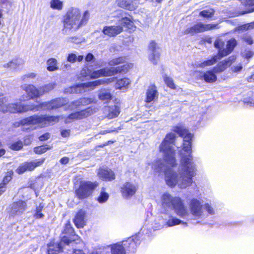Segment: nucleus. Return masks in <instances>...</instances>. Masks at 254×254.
<instances>
[{
	"instance_id": "864d4df0",
	"label": "nucleus",
	"mask_w": 254,
	"mask_h": 254,
	"mask_svg": "<svg viewBox=\"0 0 254 254\" xmlns=\"http://www.w3.org/2000/svg\"><path fill=\"white\" fill-rule=\"evenodd\" d=\"M231 69L233 72H239L243 69V66L242 64H239L237 65H234L231 67Z\"/></svg>"
},
{
	"instance_id": "e2e57ef3",
	"label": "nucleus",
	"mask_w": 254,
	"mask_h": 254,
	"mask_svg": "<svg viewBox=\"0 0 254 254\" xmlns=\"http://www.w3.org/2000/svg\"><path fill=\"white\" fill-rule=\"evenodd\" d=\"M94 59V56L91 53H88L85 57V60L86 62H90Z\"/></svg>"
},
{
	"instance_id": "2eb2a0df",
	"label": "nucleus",
	"mask_w": 254,
	"mask_h": 254,
	"mask_svg": "<svg viewBox=\"0 0 254 254\" xmlns=\"http://www.w3.org/2000/svg\"><path fill=\"white\" fill-rule=\"evenodd\" d=\"M121 107L119 102L113 106H105L103 109V113L107 118L112 119L117 117L120 114Z\"/></svg>"
},
{
	"instance_id": "4d7b16f0",
	"label": "nucleus",
	"mask_w": 254,
	"mask_h": 254,
	"mask_svg": "<svg viewBox=\"0 0 254 254\" xmlns=\"http://www.w3.org/2000/svg\"><path fill=\"white\" fill-rule=\"evenodd\" d=\"M69 240V244L72 241H75L77 240L79 238V237L77 235L74 234V233L72 234V235H70L69 237L66 236Z\"/></svg>"
},
{
	"instance_id": "aec40b11",
	"label": "nucleus",
	"mask_w": 254,
	"mask_h": 254,
	"mask_svg": "<svg viewBox=\"0 0 254 254\" xmlns=\"http://www.w3.org/2000/svg\"><path fill=\"white\" fill-rule=\"evenodd\" d=\"M97 176L103 181H110L115 179V175L114 172L107 168L99 169L97 172Z\"/></svg>"
},
{
	"instance_id": "8fccbe9b",
	"label": "nucleus",
	"mask_w": 254,
	"mask_h": 254,
	"mask_svg": "<svg viewBox=\"0 0 254 254\" xmlns=\"http://www.w3.org/2000/svg\"><path fill=\"white\" fill-rule=\"evenodd\" d=\"M23 144L21 141H17L12 144L10 146V148L15 150H18L22 148Z\"/></svg>"
},
{
	"instance_id": "dca6fc26",
	"label": "nucleus",
	"mask_w": 254,
	"mask_h": 254,
	"mask_svg": "<svg viewBox=\"0 0 254 254\" xmlns=\"http://www.w3.org/2000/svg\"><path fill=\"white\" fill-rule=\"evenodd\" d=\"M96 112L95 108H88L85 110H82L80 112H77L70 114L65 122L67 123L69 122L68 120H80L86 118Z\"/></svg>"
},
{
	"instance_id": "37998d69",
	"label": "nucleus",
	"mask_w": 254,
	"mask_h": 254,
	"mask_svg": "<svg viewBox=\"0 0 254 254\" xmlns=\"http://www.w3.org/2000/svg\"><path fill=\"white\" fill-rule=\"evenodd\" d=\"M63 234H67L68 236H69L70 235H72V234L74 233V229L71 227V225L69 222H67L66 224H65L64 228L63 231Z\"/></svg>"
},
{
	"instance_id": "cd10ccee",
	"label": "nucleus",
	"mask_w": 254,
	"mask_h": 254,
	"mask_svg": "<svg viewBox=\"0 0 254 254\" xmlns=\"http://www.w3.org/2000/svg\"><path fill=\"white\" fill-rule=\"evenodd\" d=\"M158 97V92L156 87L154 85L149 87L146 92V102L149 103L154 101Z\"/></svg>"
},
{
	"instance_id": "1a4fd4ad",
	"label": "nucleus",
	"mask_w": 254,
	"mask_h": 254,
	"mask_svg": "<svg viewBox=\"0 0 254 254\" xmlns=\"http://www.w3.org/2000/svg\"><path fill=\"white\" fill-rule=\"evenodd\" d=\"M190 207L191 213L195 217L201 216L203 215V209H205L210 214H214V210L211 206L206 203L204 205V207H202L200 201L196 199H193L191 200Z\"/></svg>"
},
{
	"instance_id": "473e14b6",
	"label": "nucleus",
	"mask_w": 254,
	"mask_h": 254,
	"mask_svg": "<svg viewBox=\"0 0 254 254\" xmlns=\"http://www.w3.org/2000/svg\"><path fill=\"white\" fill-rule=\"evenodd\" d=\"M47 69L49 71H54L59 69L58 62L56 59L51 58L47 62Z\"/></svg>"
},
{
	"instance_id": "c756f323",
	"label": "nucleus",
	"mask_w": 254,
	"mask_h": 254,
	"mask_svg": "<svg viewBox=\"0 0 254 254\" xmlns=\"http://www.w3.org/2000/svg\"><path fill=\"white\" fill-rule=\"evenodd\" d=\"M222 57H220L217 55L212 57L210 59L204 61L203 62L198 63L197 66L199 67L203 68L205 66H210L215 64L218 60H220Z\"/></svg>"
},
{
	"instance_id": "58836bf2",
	"label": "nucleus",
	"mask_w": 254,
	"mask_h": 254,
	"mask_svg": "<svg viewBox=\"0 0 254 254\" xmlns=\"http://www.w3.org/2000/svg\"><path fill=\"white\" fill-rule=\"evenodd\" d=\"M83 59V56H77L76 54L73 53L69 54L67 57V61L68 62L74 63L76 61L79 62H81Z\"/></svg>"
},
{
	"instance_id": "9d476101",
	"label": "nucleus",
	"mask_w": 254,
	"mask_h": 254,
	"mask_svg": "<svg viewBox=\"0 0 254 254\" xmlns=\"http://www.w3.org/2000/svg\"><path fill=\"white\" fill-rule=\"evenodd\" d=\"M217 24H204L202 23H198L193 26L188 28L184 32L185 34H190L193 35L196 33L203 32L206 31L212 30L215 28H218Z\"/></svg>"
},
{
	"instance_id": "bf43d9fd",
	"label": "nucleus",
	"mask_w": 254,
	"mask_h": 254,
	"mask_svg": "<svg viewBox=\"0 0 254 254\" xmlns=\"http://www.w3.org/2000/svg\"><path fill=\"white\" fill-rule=\"evenodd\" d=\"M44 215L41 212H35L34 214V217L36 219L43 218Z\"/></svg>"
},
{
	"instance_id": "f3484780",
	"label": "nucleus",
	"mask_w": 254,
	"mask_h": 254,
	"mask_svg": "<svg viewBox=\"0 0 254 254\" xmlns=\"http://www.w3.org/2000/svg\"><path fill=\"white\" fill-rule=\"evenodd\" d=\"M92 83H93V81L78 84L65 89L64 92L67 93H81L84 92L87 88H94V84Z\"/></svg>"
},
{
	"instance_id": "c03bdc74",
	"label": "nucleus",
	"mask_w": 254,
	"mask_h": 254,
	"mask_svg": "<svg viewBox=\"0 0 254 254\" xmlns=\"http://www.w3.org/2000/svg\"><path fill=\"white\" fill-rule=\"evenodd\" d=\"M254 28V22H251L250 23H247L244 24L241 26H239L237 28L236 30L240 31H244L246 30H250L253 29Z\"/></svg>"
},
{
	"instance_id": "4468645a",
	"label": "nucleus",
	"mask_w": 254,
	"mask_h": 254,
	"mask_svg": "<svg viewBox=\"0 0 254 254\" xmlns=\"http://www.w3.org/2000/svg\"><path fill=\"white\" fill-rule=\"evenodd\" d=\"M124 31L122 26L121 25L120 20L118 19L116 25L105 26L102 29V33L110 37H115Z\"/></svg>"
},
{
	"instance_id": "5701e85b",
	"label": "nucleus",
	"mask_w": 254,
	"mask_h": 254,
	"mask_svg": "<svg viewBox=\"0 0 254 254\" xmlns=\"http://www.w3.org/2000/svg\"><path fill=\"white\" fill-rule=\"evenodd\" d=\"M136 191V186L129 182L126 183L122 188V192L123 196L126 197L133 195Z\"/></svg>"
},
{
	"instance_id": "338daca9",
	"label": "nucleus",
	"mask_w": 254,
	"mask_h": 254,
	"mask_svg": "<svg viewBox=\"0 0 254 254\" xmlns=\"http://www.w3.org/2000/svg\"><path fill=\"white\" fill-rule=\"evenodd\" d=\"M68 161L69 159L67 157H63L61 159L60 162L62 164H66L68 162Z\"/></svg>"
},
{
	"instance_id": "b1692460",
	"label": "nucleus",
	"mask_w": 254,
	"mask_h": 254,
	"mask_svg": "<svg viewBox=\"0 0 254 254\" xmlns=\"http://www.w3.org/2000/svg\"><path fill=\"white\" fill-rule=\"evenodd\" d=\"M237 45V42L235 39L232 38L229 40L227 43L226 48L219 52L220 57L223 58L229 55L233 51Z\"/></svg>"
},
{
	"instance_id": "3c124183",
	"label": "nucleus",
	"mask_w": 254,
	"mask_h": 254,
	"mask_svg": "<svg viewBox=\"0 0 254 254\" xmlns=\"http://www.w3.org/2000/svg\"><path fill=\"white\" fill-rule=\"evenodd\" d=\"M91 71H90L88 68L85 67L82 68L80 71V75L83 77L89 76L90 77V74Z\"/></svg>"
},
{
	"instance_id": "f8f14e48",
	"label": "nucleus",
	"mask_w": 254,
	"mask_h": 254,
	"mask_svg": "<svg viewBox=\"0 0 254 254\" xmlns=\"http://www.w3.org/2000/svg\"><path fill=\"white\" fill-rule=\"evenodd\" d=\"M69 244V240L66 236H63L61 241L59 243H55L53 242L50 243L48 245L49 254H58L63 251L65 245Z\"/></svg>"
},
{
	"instance_id": "6e6d98bb",
	"label": "nucleus",
	"mask_w": 254,
	"mask_h": 254,
	"mask_svg": "<svg viewBox=\"0 0 254 254\" xmlns=\"http://www.w3.org/2000/svg\"><path fill=\"white\" fill-rule=\"evenodd\" d=\"M50 137V134L49 133H46L39 136V138L40 141H45L49 139Z\"/></svg>"
},
{
	"instance_id": "09e8293b",
	"label": "nucleus",
	"mask_w": 254,
	"mask_h": 254,
	"mask_svg": "<svg viewBox=\"0 0 254 254\" xmlns=\"http://www.w3.org/2000/svg\"><path fill=\"white\" fill-rule=\"evenodd\" d=\"M92 102V100L89 98H83L81 99L80 101H76L73 104L75 106H78L80 104H88Z\"/></svg>"
},
{
	"instance_id": "680f3d73",
	"label": "nucleus",
	"mask_w": 254,
	"mask_h": 254,
	"mask_svg": "<svg viewBox=\"0 0 254 254\" xmlns=\"http://www.w3.org/2000/svg\"><path fill=\"white\" fill-rule=\"evenodd\" d=\"M44 206V205L42 203H40L39 205H36V209L35 210V212H41L43 207Z\"/></svg>"
},
{
	"instance_id": "a18cd8bd",
	"label": "nucleus",
	"mask_w": 254,
	"mask_h": 254,
	"mask_svg": "<svg viewBox=\"0 0 254 254\" xmlns=\"http://www.w3.org/2000/svg\"><path fill=\"white\" fill-rule=\"evenodd\" d=\"M214 10L210 8L200 11L199 15L203 17L208 18L212 16L214 14Z\"/></svg>"
},
{
	"instance_id": "7ed1b4c3",
	"label": "nucleus",
	"mask_w": 254,
	"mask_h": 254,
	"mask_svg": "<svg viewBox=\"0 0 254 254\" xmlns=\"http://www.w3.org/2000/svg\"><path fill=\"white\" fill-rule=\"evenodd\" d=\"M89 13L86 10L82 14L78 7L69 8L63 16L62 32L64 35H69L79 29L85 23L89 17Z\"/></svg>"
},
{
	"instance_id": "5fc2aeb1",
	"label": "nucleus",
	"mask_w": 254,
	"mask_h": 254,
	"mask_svg": "<svg viewBox=\"0 0 254 254\" xmlns=\"http://www.w3.org/2000/svg\"><path fill=\"white\" fill-rule=\"evenodd\" d=\"M12 172H8L7 175H6L3 180V183L1 184H4V186L10 181L11 179V175L12 174Z\"/></svg>"
},
{
	"instance_id": "6e6552de",
	"label": "nucleus",
	"mask_w": 254,
	"mask_h": 254,
	"mask_svg": "<svg viewBox=\"0 0 254 254\" xmlns=\"http://www.w3.org/2000/svg\"><path fill=\"white\" fill-rule=\"evenodd\" d=\"M98 186V183L96 182L82 181L78 189L76 190V195L80 199L86 198L91 195Z\"/></svg>"
},
{
	"instance_id": "603ef678",
	"label": "nucleus",
	"mask_w": 254,
	"mask_h": 254,
	"mask_svg": "<svg viewBox=\"0 0 254 254\" xmlns=\"http://www.w3.org/2000/svg\"><path fill=\"white\" fill-rule=\"evenodd\" d=\"M10 68L11 69H15L20 65V62L18 60H13L9 62Z\"/></svg>"
},
{
	"instance_id": "423d86ee",
	"label": "nucleus",
	"mask_w": 254,
	"mask_h": 254,
	"mask_svg": "<svg viewBox=\"0 0 254 254\" xmlns=\"http://www.w3.org/2000/svg\"><path fill=\"white\" fill-rule=\"evenodd\" d=\"M59 120L58 116L34 115L23 119L20 123L22 126L36 125L37 127H43L57 123Z\"/></svg>"
},
{
	"instance_id": "0e129e2a",
	"label": "nucleus",
	"mask_w": 254,
	"mask_h": 254,
	"mask_svg": "<svg viewBox=\"0 0 254 254\" xmlns=\"http://www.w3.org/2000/svg\"><path fill=\"white\" fill-rule=\"evenodd\" d=\"M36 76V74L34 73H30L23 76L22 78L23 79H25L26 78H34Z\"/></svg>"
},
{
	"instance_id": "ea45409f",
	"label": "nucleus",
	"mask_w": 254,
	"mask_h": 254,
	"mask_svg": "<svg viewBox=\"0 0 254 254\" xmlns=\"http://www.w3.org/2000/svg\"><path fill=\"white\" fill-rule=\"evenodd\" d=\"M52 148V146L46 144L35 147L34 151L35 153L40 154L45 152L47 150L51 149Z\"/></svg>"
},
{
	"instance_id": "c85d7f7f",
	"label": "nucleus",
	"mask_w": 254,
	"mask_h": 254,
	"mask_svg": "<svg viewBox=\"0 0 254 254\" xmlns=\"http://www.w3.org/2000/svg\"><path fill=\"white\" fill-rule=\"evenodd\" d=\"M98 96L100 100L105 103L109 102L112 99L111 93L108 90L105 89L100 90L98 92Z\"/></svg>"
},
{
	"instance_id": "f704fd0d",
	"label": "nucleus",
	"mask_w": 254,
	"mask_h": 254,
	"mask_svg": "<svg viewBox=\"0 0 254 254\" xmlns=\"http://www.w3.org/2000/svg\"><path fill=\"white\" fill-rule=\"evenodd\" d=\"M115 78L112 77L109 78H103L101 79H98L95 81H93L92 84H94V88L96 86L105 84H108L109 83L113 82L115 81Z\"/></svg>"
},
{
	"instance_id": "20e7f679",
	"label": "nucleus",
	"mask_w": 254,
	"mask_h": 254,
	"mask_svg": "<svg viewBox=\"0 0 254 254\" xmlns=\"http://www.w3.org/2000/svg\"><path fill=\"white\" fill-rule=\"evenodd\" d=\"M176 135L173 133H169L166 135L165 138L159 146L160 152L164 155V164L161 160L157 161L153 166V168L157 172H164L172 170L168 168L169 167H174L176 165V161L174 157L175 152L173 147Z\"/></svg>"
},
{
	"instance_id": "052dcab7",
	"label": "nucleus",
	"mask_w": 254,
	"mask_h": 254,
	"mask_svg": "<svg viewBox=\"0 0 254 254\" xmlns=\"http://www.w3.org/2000/svg\"><path fill=\"white\" fill-rule=\"evenodd\" d=\"M244 40L248 44H252L253 43V40L250 36H246L244 38Z\"/></svg>"
},
{
	"instance_id": "13d9d810",
	"label": "nucleus",
	"mask_w": 254,
	"mask_h": 254,
	"mask_svg": "<svg viewBox=\"0 0 254 254\" xmlns=\"http://www.w3.org/2000/svg\"><path fill=\"white\" fill-rule=\"evenodd\" d=\"M254 55V52H253V51H251L246 50L244 52V56L246 58H250L252 57Z\"/></svg>"
},
{
	"instance_id": "e433bc0d",
	"label": "nucleus",
	"mask_w": 254,
	"mask_h": 254,
	"mask_svg": "<svg viewBox=\"0 0 254 254\" xmlns=\"http://www.w3.org/2000/svg\"><path fill=\"white\" fill-rule=\"evenodd\" d=\"M111 252L112 254H126L124 247L118 244L112 246Z\"/></svg>"
},
{
	"instance_id": "9b49d317",
	"label": "nucleus",
	"mask_w": 254,
	"mask_h": 254,
	"mask_svg": "<svg viewBox=\"0 0 254 254\" xmlns=\"http://www.w3.org/2000/svg\"><path fill=\"white\" fill-rule=\"evenodd\" d=\"M148 58L153 64H156L160 59L159 48L154 41L150 42L148 49Z\"/></svg>"
},
{
	"instance_id": "4c0bfd02",
	"label": "nucleus",
	"mask_w": 254,
	"mask_h": 254,
	"mask_svg": "<svg viewBox=\"0 0 254 254\" xmlns=\"http://www.w3.org/2000/svg\"><path fill=\"white\" fill-rule=\"evenodd\" d=\"M50 6L54 9L61 10L63 8V1L60 0H51Z\"/></svg>"
},
{
	"instance_id": "39448f33",
	"label": "nucleus",
	"mask_w": 254,
	"mask_h": 254,
	"mask_svg": "<svg viewBox=\"0 0 254 254\" xmlns=\"http://www.w3.org/2000/svg\"><path fill=\"white\" fill-rule=\"evenodd\" d=\"M161 204L165 208L173 209L175 213L182 218H186L189 215L187 207L179 197H174L170 193L165 192L162 195Z\"/></svg>"
},
{
	"instance_id": "a19ab883",
	"label": "nucleus",
	"mask_w": 254,
	"mask_h": 254,
	"mask_svg": "<svg viewBox=\"0 0 254 254\" xmlns=\"http://www.w3.org/2000/svg\"><path fill=\"white\" fill-rule=\"evenodd\" d=\"M224 42L220 39H217L214 43V47L218 50V53L217 55L220 57L219 52L222 50L225 49L224 48Z\"/></svg>"
},
{
	"instance_id": "2f4dec72",
	"label": "nucleus",
	"mask_w": 254,
	"mask_h": 254,
	"mask_svg": "<svg viewBox=\"0 0 254 254\" xmlns=\"http://www.w3.org/2000/svg\"><path fill=\"white\" fill-rule=\"evenodd\" d=\"M243 5L245 6L247 10L243 12L242 14L254 11V0H240Z\"/></svg>"
},
{
	"instance_id": "f257e3e1",
	"label": "nucleus",
	"mask_w": 254,
	"mask_h": 254,
	"mask_svg": "<svg viewBox=\"0 0 254 254\" xmlns=\"http://www.w3.org/2000/svg\"><path fill=\"white\" fill-rule=\"evenodd\" d=\"M172 130L183 137V148L180 152L181 158L177 172L172 170L165 171V181L171 188L178 187L184 189L192 185L193 177L196 175V169L191 154L193 135L181 126H174Z\"/></svg>"
},
{
	"instance_id": "774afa93",
	"label": "nucleus",
	"mask_w": 254,
	"mask_h": 254,
	"mask_svg": "<svg viewBox=\"0 0 254 254\" xmlns=\"http://www.w3.org/2000/svg\"><path fill=\"white\" fill-rule=\"evenodd\" d=\"M72 254H86L82 250H74Z\"/></svg>"
},
{
	"instance_id": "79ce46f5",
	"label": "nucleus",
	"mask_w": 254,
	"mask_h": 254,
	"mask_svg": "<svg viewBox=\"0 0 254 254\" xmlns=\"http://www.w3.org/2000/svg\"><path fill=\"white\" fill-rule=\"evenodd\" d=\"M126 61V58L119 57L118 58L113 59L109 62V65L110 66H115L119 64L124 63Z\"/></svg>"
},
{
	"instance_id": "c9c22d12",
	"label": "nucleus",
	"mask_w": 254,
	"mask_h": 254,
	"mask_svg": "<svg viewBox=\"0 0 254 254\" xmlns=\"http://www.w3.org/2000/svg\"><path fill=\"white\" fill-rule=\"evenodd\" d=\"M179 224H182L184 226L187 225V223L183 222L180 219L173 216L170 217V219L166 222V225L168 227H172Z\"/></svg>"
},
{
	"instance_id": "f03ea898",
	"label": "nucleus",
	"mask_w": 254,
	"mask_h": 254,
	"mask_svg": "<svg viewBox=\"0 0 254 254\" xmlns=\"http://www.w3.org/2000/svg\"><path fill=\"white\" fill-rule=\"evenodd\" d=\"M6 98H0V110L3 112L22 113L29 111H37L42 110H52L60 108L66 103L64 98H57L50 102H44L38 105L34 104L24 105L21 103L6 104Z\"/></svg>"
},
{
	"instance_id": "6ab92c4d",
	"label": "nucleus",
	"mask_w": 254,
	"mask_h": 254,
	"mask_svg": "<svg viewBox=\"0 0 254 254\" xmlns=\"http://www.w3.org/2000/svg\"><path fill=\"white\" fill-rule=\"evenodd\" d=\"M116 3L119 7L130 11L136 9L139 4L137 0H116Z\"/></svg>"
},
{
	"instance_id": "a211bd4d",
	"label": "nucleus",
	"mask_w": 254,
	"mask_h": 254,
	"mask_svg": "<svg viewBox=\"0 0 254 254\" xmlns=\"http://www.w3.org/2000/svg\"><path fill=\"white\" fill-rule=\"evenodd\" d=\"M236 57L231 56L227 59L219 62L217 65L213 68V71L215 73H220L225 70L235 62Z\"/></svg>"
},
{
	"instance_id": "4be33fe9",
	"label": "nucleus",
	"mask_w": 254,
	"mask_h": 254,
	"mask_svg": "<svg viewBox=\"0 0 254 254\" xmlns=\"http://www.w3.org/2000/svg\"><path fill=\"white\" fill-rule=\"evenodd\" d=\"M26 203L23 201L14 202L11 206L10 213L12 214L19 215L23 213L26 209Z\"/></svg>"
},
{
	"instance_id": "49530a36",
	"label": "nucleus",
	"mask_w": 254,
	"mask_h": 254,
	"mask_svg": "<svg viewBox=\"0 0 254 254\" xmlns=\"http://www.w3.org/2000/svg\"><path fill=\"white\" fill-rule=\"evenodd\" d=\"M109 198V195L107 192L102 191L98 198V201L100 203H103L106 201Z\"/></svg>"
},
{
	"instance_id": "bb28decb",
	"label": "nucleus",
	"mask_w": 254,
	"mask_h": 254,
	"mask_svg": "<svg viewBox=\"0 0 254 254\" xmlns=\"http://www.w3.org/2000/svg\"><path fill=\"white\" fill-rule=\"evenodd\" d=\"M119 20L123 29L124 27H126L130 31H133L135 30L136 26L134 25L131 17H125L119 19Z\"/></svg>"
},
{
	"instance_id": "7c9ffc66",
	"label": "nucleus",
	"mask_w": 254,
	"mask_h": 254,
	"mask_svg": "<svg viewBox=\"0 0 254 254\" xmlns=\"http://www.w3.org/2000/svg\"><path fill=\"white\" fill-rule=\"evenodd\" d=\"M130 84V80L127 78H121L118 80L115 84V88L118 89H123L128 88Z\"/></svg>"
},
{
	"instance_id": "72a5a7b5",
	"label": "nucleus",
	"mask_w": 254,
	"mask_h": 254,
	"mask_svg": "<svg viewBox=\"0 0 254 254\" xmlns=\"http://www.w3.org/2000/svg\"><path fill=\"white\" fill-rule=\"evenodd\" d=\"M56 84L54 83H48L44 86H41L39 88V92L40 93V96H42L45 93L49 92L54 88Z\"/></svg>"
},
{
	"instance_id": "de8ad7c7",
	"label": "nucleus",
	"mask_w": 254,
	"mask_h": 254,
	"mask_svg": "<svg viewBox=\"0 0 254 254\" xmlns=\"http://www.w3.org/2000/svg\"><path fill=\"white\" fill-rule=\"evenodd\" d=\"M164 81H165V83H166V84L167 85V86L168 87H169L170 88H171L172 89L176 88V86H175V84L174 83L173 79L171 78H170L169 77L166 76L164 78Z\"/></svg>"
},
{
	"instance_id": "69168bd1",
	"label": "nucleus",
	"mask_w": 254,
	"mask_h": 254,
	"mask_svg": "<svg viewBox=\"0 0 254 254\" xmlns=\"http://www.w3.org/2000/svg\"><path fill=\"white\" fill-rule=\"evenodd\" d=\"M69 130H64L61 131V135L63 137H67L69 135Z\"/></svg>"
},
{
	"instance_id": "393cba45",
	"label": "nucleus",
	"mask_w": 254,
	"mask_h": 254,
	"mask_svg": "<svg viewBox=\"0 0 254 254\" xmlns=\"http://www.w3.org/2000/svg\"><path fill=\"white\" fill-rule=\"evenodd\" d=\"M85 212L83 210H80L76 213L73 219L75 225L78 228H83L85 225Z\"/></svg>"
},
{
	"instance_id": "ddd939ff",
	"label": "nucleus",
	"mask_w": 254,
	"mask_h": 254,
	"mask_svg": "<svg viewBox=\"0 0 254 254\" xmlns=\"http://www.w3.org/2000/svg\"><path fill=\"white\" fill-rule=\"evenodd\" d=\"M45 160V158H41L30 162H24L19 165L16 172L18 174H21L26 171H32L36 167L41 165L44 162Z\"/></svg>"
},
{
	"instance_id": "412c9836",
	"label": "nucleus",
	"mask_w": 254,
	"mask_h": 254,
	"mask_svg": "<svg viewBox=\"0 0 254 254\" xmlns=\"http://www.w3.org/2000/svg\"><path fill=\"white\" fill-rule=\"evenodd\" d=\"M21 88L30 99H33L40 97L39 88H36L32 84H25L21 86Z\"/></svg>"
},
{
	"instance_id": "0eeeda50",
	"label": "nucleus",
	"mask_w": 254,
	"mask_h": 254,
	"mask_svg": "<svg viewBox=\"0 0 254 254\" xmlns=\"http://www.w3.org/2000/svg\"><path fill=\"white\" fill-rule=\"evenodd\" d=\"M133 67V64L127 63L115 67L104 68L98 70L91 71V78H97L102 76H110L119 73H126Z\"/></svg>"
},
{
	"instance_id": "a878e982",
	"label": "nucleus",
	"mask_w": 254,
	"mask_h": 254,
	"mask_svg": "<svg viewBox=\"0 0 254 254\" xmlns=\"http://www.w3.org/2000/svg\"><path fill=\"white\" fill-rule=\"evenodd\" d=\"M213 70H208L205 72H199L200 79H204L208 83L214 82L217 79V76Z\"/></svg>"
}]
</instances>
